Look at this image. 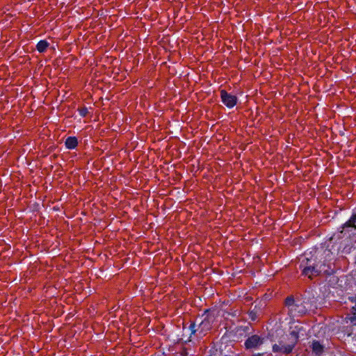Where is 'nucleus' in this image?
Returning <instances> with one entry per match:
<instances>
[{
    "label": "nucleus",
    "instance_id": "f257e3e1",
    "mask_svg": "<svg viewBox=\"0 0 356 356\" xmlns=\"http://www.w3.org/2000/svg\"><path fill=\"white\" fill-rule=\"evenodd\" d=\"M300 266L302 268V275L310 279L318 275L321 272H328L325 268V264L316 263V260L313 258H302Z\"/></svg>",
    "mask_w": 356,
    "mask_h": 356
},
{
    "label": "nucleus",
    "instance_id": "f03ea898",
    "mask_svg": "<svg viewBox=\"0 0 356 356\" xmlns=\"http://www.w3.org/2000/svg\"><path fill=\"white\" fill-rule=\"evenodd\" d=\"M213 318L210 316H207L201 321L196 320L195 323H192L189 330H191V336H195L197 338H202L211 330Z\"/></svg>",
    "mask_w": 356,
    "mask_h": 356
},
{
    "label": "nucleus",
    "instance_id": "7ed1b4c3",
    "mask_svg": "<svg viewBox=\"0 0 356 356\" xmlns=\"http://www.w3.org/2000/svg\"><path fill=\"white\" fill-rule=\"evenodd\" d=\"M290 315L293 317L305 314L307 309L305 303L300 301H295L292 297H288L285 301Z\"/></svg>",
    "mask_w": 356,
    "mask_h": 356
},
{
    "label": "nucleus",
    "instance_id": "20e7f679",
    "mask_svg": "<svg viewBox=\"0 0 356 356\" xmlns=\"http://www.w3.org/2000/svg\"><path fill=\"white\" fill-rule=\"evenodd\" d=\"M341 232L349 237L356 236V213L353 214L350 219L343 224Z\"/></svg>",
    "mask_w": 356,
    "mask_h": 356
},
{
    "label": "nucleus",
    "instance_id": "39448f33",
    "mask_svg": "<svg viewBox=\"0 0 356 356\" xmlns=\"http://www.w3.org/2000/svg\"><path fill=\"white\" fill-rule=\"evenodd\" d=\"M220 96L222 103L228 108H233L237 102L235 95L228 93L225 90H221Z\"/></svg>",
    "mask_w": 356,
    "mask_h": 356
},
{
    "label": "nucleus",
    "instance_id": "423d86ee",
    "mask_svg": "<svg viewBox=\"0 0 356 356\" xmlns=\"http://www.w3.org/2000/svg\"><path fill=\"white\" fill-rule=\"evenodd\" d=\"M264 342V338H261L258 335H252L247 339L245 342L246 348H256L263 344Z\"/></svg>",
    "mask_w": 356,
    "mask_h": 356
},
{
    "label": "nucleus",
    "instance_id": "0eeeda50",
    "mask_svg": "<svg viewBox=\"0 0 356 356\" xmlns=\"http://www.w3.org/2000/svg\"><path fill=\"white\" fill-rule=\"evenodd\" d=\"M294 345V342L289 345L274 344L273 346V350L275 353H289L292 351Z\"/></svg>",
    "mask_w": 356,
    "mask_h": 356
},
{
    "label": "nucleus",
    "instance_id": "6e6552de",
    "mask_svg": "<svg viewBox=\"0 0 356 356\" xmlns=\"http://www.w3.org/2000/svg\"><path fill=\"white\" fill-rule=\"evenodd\" d=\"M65 146L67 149H74L78 144V141L76 137H68L65 140Z\"/></svg>",
    "mask_w": 356,
    "mask_h": 356
},
{
    "label": "nucleus",
    "instance_id": "1a4fd4ad",
    "mask_svg": "<svg viewBox=\"0 0 356 356\" xmlns=\"http://www.w3.org/2000/svg\"><path fill=\"white\" fill-rule=\"evenodd\" d=\"M49 47V43L46 40H40L36 45L37 50L42 53L46 51L47 48Z\"/></svg>",
    "mask_w": 356,
    "mask_h": 356
},
{
    "label": "nucleus",
    "instance_id": "9d476101",
    "mask_svg": "<svg viewBox=\"0 0 356 356\" xmlns=\"http://www.w3.org/2000/svg\"><path fill=\"white\" fill-rule=\"evenodd\" d=\"M312 349L313 351L318 355H321L323 351V347L318 341L313 342Z\"/></svg>",
    "mask_w": 356,
    "mask_h": 356
},
{
    "label": "nucleus",
    "instance_id": "9b49d317",
    "mask_svg": "<svg viewBox=\"0 0 356 356\" xmlns=\"http://www.w3.org/2000/svg\"><path fill=\"white\" fill-rule=\"evenodd\" d=\"M346 320L347 323L349 321L353 325H356V315L355 314H354V316H353L346 318Z\"/></svg>",
    "mask_w": 356,
    "mask_h": 356
},
{
    "label": "nucleus",
    "instance_id": "f8f14e48",
    "mask_svg": "<svg viewBox=\"0 0 356 356\" xmlns=\"http://www.w3.org/2000/svg\"><path fill=\"white\" fill-rule=\"evenodd\" d=\"M79 113L81 116L84 117L87 115L88 113V109L86 108H81L80 111H79Z\"/></svg>",
    "mask_w": 356,
    "mask_h": 356
},
{
    "label": "nucleus",
    "instance_id": "ddd939ff",
    "mask_svg": "<svg viewBox=\"0 0 356 356\" xmlns=\"http://www.w3.org/2000/svg\"><path fill=\"white\" fill-rule=\"evenodd\" d=\"M350 301L354 303L353 306V309L356 312V296L352 297L350 298Z\"/></svg>",
    "mask_w": 356,
    "mask_h": 356
},
{
    "label": "nucleus",
    "instance_id": "4468645a",
    "mask_svg": "<svg viewBox=\"0 0 356 356\" xmlns=\"http://www.w3.org/2000/svg\"><path fill=\"white\" fill-rule=\"evenodd\" d=\"M291 336H292V337L293 338V339H294V340H296V339H297L298 337H297V335H296V334H294V332H291Z\"/></svg>",
    "mask_w": 356,
    "mask_h": 356
}]
</instances>
